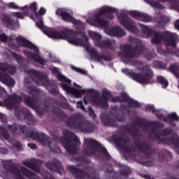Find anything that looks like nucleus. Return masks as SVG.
Listing matches in <instances>:
<instances>
[{"instance_id": "1", "label": "nucleus", "mask_w": 179, "mask_h": 179, "mask_svg": "<svg viewBox=\"0 0 179 179\" xmlns=\"http://www.w3.org/2000/svg\"><path fill=\"white\" fill-rule=\"evenodd\" d=\"M47 10L41 7L38 13H35L34 22L37 27L41 29L46 36L50 38H62V40H66L70 44L73 45H81L89 51L92 55V58L97 59L99 58V53L93 48H91L90 44L87 42V37L85 36V31H81L75 33L72 30L66 29L62 32H58L57 30L52 28H48L43 24V21L40 19V16L45 15Z\"/></svg>"}, {"instance_id": "2", "label": "nucleus", "mask_w": 179, "mask_h": 179, "mask_svg": "<svg viewBox=\"0 0 179 179\" xmlns=\"http://www.w3.org/2000/svg\"><path fill=\"white\" fill-rule=\"evenodd\" d=\"M0 40L1 41L10 44V45H15V41H16L18 43V44H22V45L27 47L31 50H24V52L25 55L29 57V58L31 59H34V61H36V62H38V64L44 65V59L40 57L37 47L29 42V41L24 39V38L22 36H18L16 38V36L14 35L8 36L6 34H5V33H3L2 31L0 30Z\"/></svg>"}, {"instance_id": "3", "label": "nucleus", "mask_w": 179, "mask_h": 179, "mask_svg": "<svg viewBox=\"0 0 179 179\" xmlns=\"http://www.w3.org/2000/svg\"><path fill=\"white\" fill-rule=\"evenodd\" d=\"M143 33L145 34V37H150L152 41L155 44H159V43H163L166 41V43L171 47H176V44L178 43V36L176 34H172L171 32L166 31L163 34L159 32L153 31L149 27L145 25H141Z\"/></svg>"}, {"instance_id": "4", "label": "nucleus", "mask_w": 179, "mask_h": 179, "mask_svg": "<svg viewBox=\"0 0 179 179\" xmlns=\"http://www.w3.org/2000/svg\"><path fill=\"white\" fill-rule=\"evenodd\" d=\"M133 44H135L136 47L127 48L122 53L120 54V57L122 58L123 62H132L134 58H138V57L142 55L145 52V48L141 45V41L136 38H133L131 41Z\"/></svg>"}, {"instance_id": "5", "label": "nucleus", "mask_w": 179, "mask_h": 179, "mask_svg": "<svg viewBox=\"0 0 179 179\" xmlns=\"http://www.w3.org/2000/svg\"><path fill=\"white\" fill-rule=\"evenodd\" d=\"M122 71L129 78H131L136 82L141 83V85H148L149 83V79L152 78L153 73L150 71L149 66L139 67L137 69V73L135 74L132 71L128 69H122Z\"/></svg>"}, {"instance_id": "6", "label": "nucleus", "mask_w": 179, "mask_h": 179, "mask_svg": "<svg viewBox=\"0 0 179 179\" xmlns=\"http://www.w3.org/2000/svg\"><path fill=\"white\" fill-rule=\"evenodd\" d=\"M113 12L117 13V10L112 7L103 6L95 15L94 21L92 23V26L106 28L108 21L104 20V18L108 17L110 20L114 19V15H113Z\"/></svg>"}, {"instance_id": "7", "label": "nucleus", "mask_w": 179, "mask_h": 179, "mask_svg": "<svg viewBox=\"0 0 179 179\" xmlns=\"http://www.w3.org/2000/svg\"><path fill=\"white\" fill-rule=\"evenodd\" d=\"M62 145L69 153H76L78 146L80 145V141L76 135L69 133L68 136L62 141Z\"/></svg>"}, {"instance_id": "8", "label": "nucleus", "mask_w": 179, "mask_h": 179, "mask_svg": "<svg viewBox=\"0 0 179 179\" xmlns=\"http://www.w3.org/2000/svg\"><path fill=\"white\" fill-rule=\"evenodd\" d=\"M87 145H88V150L87 152V155H95L96 156L102 153L105 156H107V150L101 147L97 141L88 138L85 141Z\"/></svg>"}, {"instance_id": "9", "label": "nucleus", "mask_w": 179, "mask_h": 179, "mask_svg": "<svg viewBox=\"0 0 179 179\" xmlns=\"http://www.w3.org/2000/svg\"><path fill=\"white\" fill-rule=\"evenodd\" d=\"M88 34L90 37H92V39L95 41V45H97V47H100L101 48L108 47L110 50L115 48V41H106L99 44V41L101 40V35L92 31H88Z\"/></svg>"}, {"instance_id": "10", "label": "nucleus", "mask_w": 179, "mask_h": 179, "mask_svg": "<svg viewBox=\"0 0 179 179\" xmlns=\"http://www.w3.org/2000/svg\"><path fill=\"white\" fill-rule=\"evenodd\" d=\"M28 138H33L35 141H37L40 143L44 145L50 146V141H48V136L43 133H38L37 131H29Z\"/></svg>"}, {"instance_id": "11", "label": "nucleus", "mask_w": 179, "mask_h": 179, "mask_svg": "<svg viewBox=\"0 0 179 179\" xmlns=\"http://www.w3.org/2000/svg\"><path fill=\"white\" fill-rule=\"evenodd\" d=\"M117 19L121 24H122V26H124V27H125L127 30L132 31L133 33L136 31V27L135 26V23H134L131 19H129L125 15H118Z\"/></svg>"}, {"instance_id": "12", "label": "nucleus", "mask_w": 179, "mask_h": 179, "mask_svg": "<svg viewBox=\"0 0 179 179\" xmlns=\"http://www.w3.org/2000/svg\"><path fill=\"white\" fill-rule=\"evenodd\" d=\"M56 15L58 16H62L63 20L66 22H70L73 23V24H81V22L75 20V18L72 17L71 15H69V12L66 9L59 8L56 11Z\"/></svg>"}, {"instance_id": "13", "label": "nucleus", "mask_w": 179, "mask_h": 179, "mask_svg": "<svg viewBox=\"0 0 179 179\" xmlns=\"http://www.w3.org/2000/svg\"><path fill=\"white\" fill-rule=\"evenodd\" d=\"M1 22L3 26L10 29V30H16V29H19V22H13L12 18H10L8 15H2L1 17Z\"/></svg>"}, {"instance_id": "14", "label": "nucleus", "mask_w": 179, "mask_h": 179, "mask_svg": "<svg viewBox=\"0 0 179 179\" xmlns=\"http://www.w3.org/2000/svg\"><path fill=\"white\" fill-rule=\"evenodd\" d=\"M102 96L103 97V99H101L96 104L97 106H99V107H101V108H107V107H108L107 100H110V97H111V94H110V92L107 90V89H103Z\"/></svg>"}, {"instance_id": "15", "label": "nucleus", "mask_w": 179, "mask_h": 179, "mask_svg": "<svg viewBox=\"0 0 179 179\" xmlns=\"http://www.w3.org/2000/svg\"><path fill=\"white\" fill-rule=\"evenodd\" d=\"M129 15L133 16V17H136V19H139L142 20V22H150L152 20V17L146 13H142L138 11L131 10L129 11Z\"/></svg>"}, {"instance_id": "16", "label": "nucleus", "mask_w": 179, "mask_h": 179, "mask_svg": "<svg viewBox=\"0 0 179 179\" xmlns=\"http://www.w3.org/2000/svg\"><path fill=\"white\" fill-rule=\"evenodd\" d=\"M105 33L108 36H115V37H122L125 36V31H124L120 27H115L110 29H106Z\"/></svg>"}, {"instance_id": "17", "label": "nucleus", "mask_w": 179, "mask_h": 179, "mask_svg": "<svg viewBox=\"0 0 179 179\" xmlns=\"http://www.w3.org/2000/svg\"><path fill=\"white\" fill-rule=\"evenodd\" d=\"M60 86L65 90V92H66V93H71V94H73L74 97H80L82 94L85 93V91L83 90H77L73 88H71L69 85H66L65 84H61Z\"/></svg>"}, {"instance_id": "18", "label": "nucleus", "mask_w": 179, "mask_h": 179, "mask_svg": "<svg viewBox=\"0 0 179 179\" xmlns=\"http://www.w3.org/2000/svg\"><path fill=\"white\" fill-rule=\"evenodd\" d=\"M10 131L13 134V135H17V134H21V132L24 133L26 131V127L23 126L21 127L19 124H13L8 127Z\"/></svg>"}, {"instance_id": "19", "label": "nucleus", "mask_w": 179, "mask_h": 179, "mask_svg": "<svg viewBox=\"0 0 179 179\" xmlns=\"http://www.w3.org/2000/svg\"><path fill=\"white\" fill-rule=\"evenodd\" d=\"M0 80L8 86H15V80L8 74L2 75V73H0Z\"/></svg>"}, {"instance_id": "20", "label": "nucleus", "mask_w": 179, "mask_h": 179, "mask_svg": "<svg viewBox=\"0 0 179 179\" xmlns=\"http://www.w3.org/2000/svg\"><path fill=\"white\" fill-rule=\"evenodd\" d=\"M52 72L56 75L58 80H62V82H66L67 83H71V80L66 78V77L64 76L61 73H59V70L57 68L54 67L52 69Z\"/></svg>"}, {"instance_id": "21", "label": "nucleus", "mask_w": 179, "mask_h": 179, "mask_svg": "<svg viewBox=\"0 0 179 179\" xmlns=\"http://www.w3.org/2000/svg\"><path fill=\"white\" fill-rule=\"evenodd\" d=\"M0 97L4 100V101H10V100L13 101V103H16V99H17V96H15V99L10 98L8 94H6V91H5V89H3L2 87H0Z\"/></svg>"}, {"instance_id": "22", "label": "nucleus", "mask_w": 179, "mask_h": 179, "mask_svg": "<svg viewBox=\"0 0 179 179\" xmlns=\"http://www.w3.org/2000/svg\"><path fill=\"white\" fill-rule=\"evenodd\" d=\"M0 97L4 100V101H10V100L13 101V103H16V99H17V96H15V99L10 98L8 94H6V91H5V89H3L2 87H0Z\"/></svg>"}, {"instance_id": "23", "label": "nucleus", "mask_w": 179, "mask_h": 179, "mask_svg": "<svg viewBox=\"0 0 179 179\" xmlns=\"http://www.w3.org/2000/svg\"><path fill=\"white\" fill-rule=\"evenodd\" d=\"M21 171H22V174H23L26 177H28V178H30V179H40V178H38V176H36L34 173L28 171L24 167L21 168Z\"/></svg>"}, {"instance_id": "24", "label": "nucleus", "mask_w": 179, "mask_h": 179, "mask_svg": "<svg viewBox=\"0 0 179 179\" xmlns=\"http://www.w3.org/2000/svg\"><path fill=\"white\" fill-rule=\"evenodd\" d=\"M124 99H122V101H129L131 107H141V103L136 101H134L133 99H129L128 94H123Z\"/></svg>"}, {"instance_id": "25", "label": "nucleus", "mask_w": 179, "mask_h": 179, "mask_svg": "<svg viewBox=\"0 0 179 179\" xmlns=\"http://www.w3.org/2000/svg\"><path fill=\"white\" fill-rule=\"evenodd\" d=\"M0 71H8L10 73H15L16 69L13 66H9L8 67L3 63H0Z\"/></svg>"}, {"instance_id": "26", "label": "nucleus", "mask_w": 179, "mask_h": 179, "mask_svg": "<svg viewBox=\"0 0 179 179\" xmlns=\"http://www.w3.org/2000/svg\"><path fill=\"white\" fill-rule=\"evenodd\" d=\"M23 165L26 166L27 167H29V169H31V170H34L36 173H38L40 171V169H38V167L33 166L31 161H29V160L24 161Z\"/></svg>"}, {"instance_id": "27", "label": "nucleus", "mask_w": 179, "mask_h": 179, "mask_svg": "<svg viewBox=\"0 0 179 179\" xmlns=\"http://www.w3.org/2000/svg\"><path fill=\"white\" fill-rule=\"evenodd\" d=\"M68 170L71 173H73V174H75L76 177H81V176L83 174V172L82 171L76 169L73 166H69Z\"/></svg>"}, {"instance_id": "28", "label": "nucleus", "mask_w": 179, "mask_h": 179, "mask_svg": "<svg viewBox=\"0 0 179 179\" xmlns=\"http://www.w3.org/2000/svg\"><path fill=\"white\" fill-rule=\"evenodd\" d=\"M157 82H159V83H160V85H162V87L164 89H166V87L169 86V81L165 80L164 77H163V76H159L157 78Z\"/></svg>"}, {"instance_id": "29", "label": "nucleus", "mask_w": 179, "mask_h": 179, "mask_svg": "<svg viewBox=\"0 0 179 179\" xmlns=\"http://www.w3.org/2000/svg\"><path fill=\"white\" fill-rule=\"evenodd\" d=\"M146 109L151 110V111L154 113V114H155V115H157L158 118H162V113H160L159 110H155V108H153L152 106H150V105L147 106Z\"/></svg>"}, {"instance_id": "30", "label": "nucleus", "mask_w": 179, "mask_h": 179, "mask_svg": "<svg viewBox=\"0 0 179 179\" xmlns=\"http://www.w3.org/2000/svg\"><path fill=\"white\" fill-rule=\"evenodd\" d=\"M0 136H2L4 139L8 141V142H12V140L9 138V134H8V131H5L3 129H1Z\"/></svg>"}, {"instance_id": "31", "label": "nucleus", "mask_w": 179, "mask_h": 179, "mask_svg": "<svg viewBox=\"0 0 179 179\" xmlns=\"http://www.w3.org/2000/svg\"><path fill=\"white\" fill-rule=\"evenodd\" d=\"M15 115L17 118L22 120V118L24 117V112H23L20 108H17L15 109Z\"/></svg>"}, {"instance_id": "32", "label": "nucleus", "mask_w": 179, "mask_h": 179, "mask_svg": "<svg viewBox=\"0 0 179 179\" xmlns=\"http://www.w3.org/2000/svg\"><path fill=\"white\" fill-rule=\"evenodd\" d=\"M147 3H150L152 6L155 8H157L158 9H163V6L160 5L159 3H156L155 1H151L150 0H144Z\"/></svg>"}, {"instance_id": "33", "label": "nucleus", "mask_w": 179, "mask_h": 179, "mask_svg": "<svg viewBox=\"0 0 179 179\" xmlns=\"http://www.w3.org/2000/svg\"><path fill=\"white\" fill-rule=\"evenodd\" d=\"M37 9H38V8L37 7V3L33 2L30 4V10H31L33 13H36L37 12Z\"/></svg>"}, {"instance_id": "34", "label": "nucleus", "mask_w": 179, "mask_h": 179, "mask_svg": "<svg viewBox=\"0 0 179 179\" xmlns=\"http://www.w3.org/2000/svg\"><path fill=\"white\" fill-rule=\"evenodd\" d=\"M71 69L78 72V73H81V75H87L86 71H85L84 69H79L73 66H71Z\"/></svg>"}, {"instance_id": "35", "label": "nucleus", "mask_w": 179, "mask_h": 179, "mask_svg": "<svg viewBox=\"0 0 179 179\" xmlns=\"http://www.w3.org/2000/svg\"><path fill=\"white\" fill-rule=\"evenodd\" d=\"M131 169L129 168H126V171H123L122 173V177H128V174H130Z\"/></svg>"}, {"instance_id": "36", "label": "nucleus", "mask_w": 179, "mask_h": 179, "mask_svg": "<svg viewBox=\"0 0 179 179\" xmlns=\"http://www.w3.org/2000/svg\"><path fill=\"white\" fill-rule=\"evenodd\" d=\"M7 6L10 9H17L19 8V6H17V5L13 2L8 3Z\"/></svg>"}, {"instance_id": "37", "label": "nucleus", "mask_w": 179, "mask_h": 179, "mask_svg": "<svg viewBox=\"0 0 179 179\" xmlns=\"http://www.w3.org/2000/svg\"><path fill=\"white\" fill-rule=\"evenodd\" d=\"M107 125H108L109 127H115V120L114 119H110L108 120Z\"/></svg>"}, {"instance_id": "38", "label": "nucleus", "mask_w": 179, "mask_h": 179, "mask_svg": "<svg viewBox=\"0 0 179 179\" xmlns=\"http://www.w3.org/2000/svg\"><path fill=\"white\" fill-rule=\"evenodd\" d=\"M13 15L15 17H17L18 19H24V15L22 14V13H14Z\"/></svg>"}, {"instance_id": "39", "label": "nucleus", "mask_w": 179, "mask_h": 179, "mask_svg": "<svg viewBox=\"0 0 179 179\" xmlns=\"http://www.w3.org/2000/svg\"><path fill=\"white\" fill-rule=\"evenodd\" d=\"M169 119H170V120H174L175 121H178L179 117L177 116V115H176V113H171V114L169 115Z\"/></svg>"}, {"instance_id": "40", "label": "nucleus", "mask_w": 179, "mask_h": 179, "mask_svg": "<svg viewBox=\"0 0 179 179\" xmlns=\"http://www.w3.org/2000/svg\"><path fill=\"white\" fill-rule=\"evenodd\" d=\"M94 176V170L90 169V173L87 174V177H89L90 178H96Z\"/></svg>"}, {"instance_id": "41", "label": "nucleus", "mask_w": 179, "mask_h": 179, "mask_svg": "<svg viewBox=\"0 0 179 179\" xmlns=\"http://www.w3.org/2000/svg\"><path fill=\"white\" fill-rule=\"evenodd\" d=\"M77 108H81L85 111V106H83V103L82 101L77 102Z\"/></svg>"}, {"instance_id": "42", "label": "nucleus", "mask_w": 179, "mask_h": 179, "mask_svg": "<svg viewBox=\"0 0 179 179\" xmlns=\"http://www.w3.org/2000/svg\"><path fill=\"white\" fill-rule=\"evenodd\" d=\"M50 150L54 153H61V149H59V148H50Z\"/></svg>"}, {"instance_id": "43", "label": "nucleus", "mask_w": 179, "mask_h": 179, "mask_svg": "<svg viewBox=\"0 0 179 179\" xmlns=\"http://www.w3.org/2000/svg\"><path fill=\"white\" fill-rule=\"evenodd\" d=\"M47 166L50 169V170L54 171L55 167L57 166V164H54L52 165H50V164H47Z\"/></svg>"}, {"instance_id": "44", "label": "nucleus", "mask_w": 179, "mask_h": 179, "mask_svg": "<svg viewBox=\"0 0 179 179\" xmlns=\"http://www.w3.org/2000/svg\"><path fill=\"white\" fill-rule=\"evenodd\" d=\"M173 144L175 145L176 148H179V138L177 136L176 137V141H173Z\"/></svg>"}, {"instance_id": "45", "label": "nucleus", "mask_w": 179, "mask_h": 179, "mask_svg": "<svg viewBox=\"0 0 179 179\" xmlns=\"http://www.w3.org/2000/svg\"><path fill=\"white\" fill-rule=\"evenodd\" d=\"M89 110H90V113L89 114L90 115V117H92V118H94L96 117V115L94 114V112L90 108H89Z\"/></svg>"}, {"instance_id": "46", "label": "nucleus", "mask_w": 179, "mask_h": 179, "mask_svg": "<svg viewBox=\"0 0 179 179\" xmlns=\"http://www.w3.org/2000/svg\"><path fill=\"white\" fill-rule=\"evenodd\" d=\"M22 9L24 11V14L27 15L28 10H29V8H27V6H24Z\"/></svg>"}, {"instance_id": "47", "label": "nucleus", "mask_w": 179, "mask_h": 179, "mask_svg": "<svg viewBox=\"0 0 179 179\" xmlns=\"http://www.w3.org/2000/svg\"><path fill=\"white\" fill-rule=\"evenodd\" d=\"M0 118L3 122H6V116L5 115L0 114Z\"/></svg>"}, {"instance_id": "48", "label": "nucleus", "mask_w": 179, "mask_h": 179, "mask_svg": "<svg viewBox=\"0 0 179 179\" xmlns=\"http://www.w3.org/2000/svg\"><path fill=\"white\" fill-rule=\"evenodd\" d=\"M28 146L31 149H36L37 148V146L36 145V144H33V143H29Z\"/></svg>"}, {"instance_id": "49", "label": "nucleus", "mask_w": 179, "mask_h": 179, "mask_svg": "<svg viewBox=\"0 0 179 179\" xmlns=\"http://www.w3.org/2000/svg\"><path fill=\"white\" fill-rule=\"evenodd\" d=\"M14 145H15L17 148V149H22V145H20V143H19L18 141H16L14 143Z\"/></svg>"}, {"instance_id": "50", "label": "nucleus", "mask_w": 179, "mask_h": 179, "mask_svg": "<svg viewBox=\"0 0 179 179\" xmlns=\"http://www.w3.org/2000/svg\"><path fill=\"white\" fill-rule=\"evenodd\" d=\"M2 164L3 167H6V166H9V161H2Z\"/></svg>"}, {"instance_id": "51", "label": "nucleus", "mask_w": 179, "mask_h": 179, "mask_svg": "<svg viewBox=\"0 0 179 179\" xmlns=\"http://www.w3.org/2000/svg\"><path fill=\"white\" fill-rule=\"evenodd\" d=\"M25 100L29 106H33V104H34L33 101H31V99H26Z\"/></svg>"}, {"instance_id": "52", "label": "nucleus", "mask_w": 179, "mask_h": 179, "mask_svg": "<svg viewBox=\"0 0 179 179\" xmlns=\"http://www.w3.org/2000/svg\"><path fill=\"white\" fill-rule=\"evenodd\" d=\"M159 23L162 24V23H165L166 22V17H163L161 20H158Z\"/></svg>"}, {"instance_id": "53", "label": "nucleus", "mask_w": 179, "mask_h": 179, "mask_svg": "<svg viewBox=\"0 0 179 179\" xmlns=\"http://www.w3.org/2000/svg\"><path fill=\"white\" fill-rule=\"evenodd\" d=\"M175 27L179 30V20L176 22Z\"/></svg>"}, {"instance_id": "54", "label": "nucleus", "mask_w": 179, "mask_h": 179, "mask_svg": "<svg viewBox=\"0 0 179 179\" xmlns=\"http://www.w3.org/2000/svg\"><path fill=\"white\" fill-rule=\"evenodd\" d=\"M132 65H141V62H131Z\"/></svg>"}, {"instance_id": "55", "label": "nucleus", "mask_w": 179, "mask_h": 179, "mask_svg": "<svg viewBox=\"0 0 179 179\" xmlns=\"http://www.w3.org/2000/svg\"><path fill=\"white\" fill-rule=\"evenodd\" d=\"M0 150H1V153H2L3 155H6V153H8V150H5L4 151H3V149L2 148Z\"/></svg>"}, {"instance_id": "56", "label": "nucleus", "mask_w": 179, "mask_h": 179, "mask_svg": "<svg viewBox=\"0 0 179 179\" xmlns=\"http://www.w3.org/2000/svg\"><path fill=\"white\" fill-rule=\"evenodd\" d=\"M52 61H53L54 62H59V60L56 59L55 57H53V58L52 59Z\"/></svg>"}, {"instance_id": "57", "label": "nucleus", "mask_w": 179, "mask_h": 179, "mask_svg": "<svg viewBox=\"0 0 179 179\" xmlns=\"http://www.w3.org/2000/svg\"><path fill=\"white\" fill-rule=\"evenodd\" d=\"M84 103L85 104H87V101H86V97H84Z\"/></svg>"}, {"instance_id": "58", "label": "nucleus", "mask_w": 179, "mask_h": 179, "mask_svg": "<svg viewBox=\"0 0 179 179\" xmlns=\"http://www.w3.org/2000/svg\"><path fill=\"white\" fill-rule=\"evenodd\" d=\"M118 100L120 99H118V98H116V99H113V101H118Z\"/></svg>"}, {"instance_id": "59", "label": "nucleus", "mask_w": 179, "mask_h": 179, "mask_svg": "<svg viewBox=\"0 0 179 179\" xmlns=\"http://www.w3.org/2000/svg\"><path fill=\"white\" fill-rule=\"evenodd\" d=\"M83 129H86V127H85L84 124H83Z\"/></svg>"}, {"instance_id": "60", "label": "nucleus", "mask_w": 179, "mask_h": 179, "mask_svg": "<svg viewBox=\"0 0 179 179\" xmlns=\"http://www.w3.org/2000/svg\"><path fill=\"white\" fill-rule=\"evenodd\" d=\"M167 0H161L162 2H166Z\"/></svg>"}, {"instance_id": "61", "label": "nucleus", "mask_w": 179, "mask_h": 179, "mask_svg": "<svg viewBox=\"0 0 179 179\" xmlns=\"http://www.w3.org/2000/svg\"><path fill=\"white\" fill-rule=\"evenodd\" d=\"M162 68H163L164 69V68H166V66H162Z\"/></svg>"}, {"instance_id": "62", "label": "nucleus", "mask_w": 179, "mask_h": 179, "mask_svg": "<svg viewBox=\"0 0 179 179\" xmlns=\"http://www.w3.org/2000/svg\"><path fill=\"white\" fill-rule=\"evenodd\" d=\"M61 171L62 172V171H64V170L62 169H61Z\"/></svg>"}, {"instance_id": "63", "label": "nucleus", "mask_w": 179, "mask_h": 179, "mask_svg": "<svg viewBox=\"0 0 179 179\" xmlns=\"http://www.w3.org/2000/svg\"><path fill=\"white\" fill-rule=\"evenodd\" d=\"M31 19H34V17H31Z\"/></svg>"}, {"instance_id": "64", "label": "nucleus", "mask_w": 179, "mask_h": 179, "mask_svg": "<svg viewBox=\"0 0 179 179\" xmlns=\"http://www.w3.org/2000/svg\"><path fill=\"white\" fill-rule=\"evenodd\" d=\"M118 121H122V120H118Z\"/></svg>"}]
</instances>
